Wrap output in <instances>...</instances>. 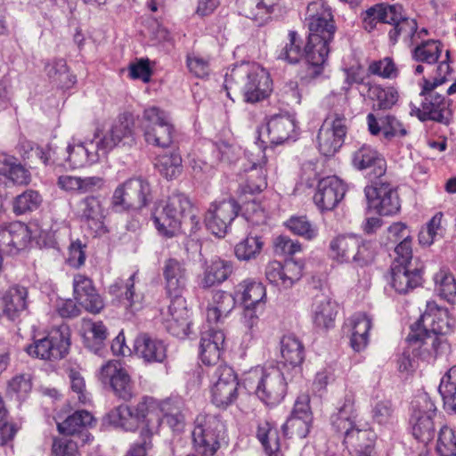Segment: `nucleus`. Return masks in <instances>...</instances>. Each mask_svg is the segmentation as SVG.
<instances>
[{"instance_id": "f257e3e1", "label": "nucleus", "mask_w": 456, "mask_h": 456, "mask_svg": "<svg viewBox=\"0 0 456 456\" xmlns=\"http://www.w3.org/2000/svg\"><path fill=\"white\" fill-rule=\"evenodd\" d=\"M455 326V320L448 310L428 301L423 314L411 325L407 340L413 352L428 361H434L447 349L444 338Z\"/></svg>"}, {"instance_id": "f03ea898", "label": "nucleus", "mask_w": 456, "mask_h": 456, "mask_svg": "<svg viewBox=\"0 0 456 456\" xmlns=\"http://www.w3.org/2000/svg\"><path fill=\"white\" fill-rule=\"evenodd\" d=\"M152 219L159 233L167 238L175 236L183 224L189 226L191 232L200 227V218L190 199L181 192L168 196L165 203L156 208Z\"/></svg>"}, {"instance_id": "7ed1b4c3", "label": "nucleus", "mask_w": 456, "mask_h": 456, "mask_svg": "<svg viewBox=\"0 0 456 456\" xmlns=\"http://www.w3.org/2000/svg\"><path fill=\"white\" fill-rule=\"evenodd\" d=\"M237 87L243 94L244 101L255 103L265 99L272 91V80L266 69L256 63L241 62L225 74L224 88Z\"/></svg>"}, {"instance_id": "20e7f679", "label": "nucleus", "mask_w": 456, "mask_h": 456, "mask_svg": "<svg viewBox=\"0 0 456 456\" xmlns=\"http://www.w3.org/2000/svg\"><path fill=\"white\" fill-rule=\"evenodd\" d=\"M242 385L266 405H277L287 392L284 373L277 367H256L244 374Z\"/></svg>"}, {"instance_id": "39448f33", "label": "nucleus", "mask_w": 456, "mask_h": 456, "mask_svg": "<svg viewBox=\"0 0 456 456\" xmlns=\"http://www.w3.org/2000/svg\"><path fill=\"white\" fill-rule=\"evenodd\" d=\"M150 183L139 176L132 177L120 183L111 196V208L115 212L140 210L151 201Z\"/></svg>"}, {"instance_id": "423d86ee", "label": "nucleus", "mask_w": 456, "mask_h": 456, "mask_svg": "<svg viewBox=\"0 0 456 456\" xmlns=\"http://www.w3.org/2000/svg\"><path fill=\"white\" fill-rule=\"evenodd\" d=\"M400 256H394L391 265L390 284L400 294L409 291L421 285V268L413 261L412 252L409 246L403 244L397 248Z\"/></svg>"}, {"instance_id": "0eeeda50", "label": "nucleus", "mask_w": 456, "mask_h": 456, "mask_svg": "<svg viewBox=\"0 0 456 456\" xmlns=\"http://www.w3.org/2000/svg\"><path fill=\"white\" fill-rule=\"evenodd\" d=\"M142 127L149 144L167 148L173 142L174 126L167 113L158 107H150L142 113Z\"/></svg>"}, {"instance_id": "6e6552de", "label": "nucleus", "mask_w": 456, "mask_h": 456, "mask_svg": "<svg viewBox=\"0 0 456 456\" xmlns=\"http://www.w3.org/2000/svg\"><path fill=\"white\" fill-rule=\"evenodd\" d=\"M436 411L434 402L426 393L418 395L411 402L410 424L417 440L427 444L434 438Z\"/></svg>"}, {"instance_id": "1a4fd4ad", "label": "nucleus", "mask_w": 456, "mask_h": 456, "mask_svg": "<svg viewBox=\"0 0 456 456\" xmlns=\"http://www.w3.org/2000/svg\"><path fill=\"white\" fill-rule=\"evenodd\" d=\"M69 345V328L66 325H61L52 330L47 336L35 339L25 350L34 358L59 360L68 354Z\"/></svg>"}, {"instance_id": "9d476101", "label": "nucleus", "mask_w": 456, "mask_h": 456, "mask_svg": "<svg viewBox=\"0 0 456 456\" xmlns=\"http://www.w3.org/2000/svg\"><path fill=\"white\" fill-rule=\"evenodd\" d=\"M94 138L105 158L114 148L134 142V122L128 116L120 115L108 130L102 134L96 132Z\"/></svg>"}, {"instance_id": "9b49d317", "label": "nucleus", "mask_w": 456, "mask_h": 456, "mask_svg": "<svg viewBox=\"0 0 456 456\" xmlns=\"http://www.w3.org/2000/svg\"><path fill=\"white\" fill-rule=\"evenodd\" d=\"M239 210L240 206L232 198L213 202L205 216L207 229L219 238L224 237Z\"/></svg>"}, {"instance_id": "f8f14e48", "label": "nucleus", "mask_w": 456, "mask_h": 456, "mask_svg": "<svg viewBox=\"0 0 456 456\" xmlns=\"http://www.w3.org/2000/svg\"><path fill=\"white\" fill-rule=\"evenodd\" d=\"M151 398L143 397L135 406L121 404L112 409L106 417L109 424L125 431L134 432L145 421Z\"/></svg>"}, {"instance_id": "ddd939ff", "label": "nucleus", "mask_w": 456, "mask_h": 456, "mask_svg": "<svg viewBox=\"0 0 456 456\" xmlns=\"http://www.w3.org/2000/svg\"><path fill=\"white\" fill-rule=\"evenodd\" d=\"M305 25L308 37L317 36L320 39L333 41L336 26L330 8L321 1L311 2L307 5Z\"/></svg>"}, {"instance_id": "4468645a", "label": "nucleus", "mask_w": 456, "mask_h": 456, "mask_svg": "<svg viewBox=\"0 0 456 456\" xmlns=\"http://www.w3.org/2000/svg\"><path fill=\"white\" fill-rule=\"evenodd\" d=\"M99 380L109 384L114 394L124 401L134 395V385L127 370L118 361H109L98 371Z\"/></svg>"}, {"instance_id": "2eb2a0df", "label": "nucleus", "mask_w": 456, "mask_h": 456, "mask_svg": "<svg viewBox=\"0 0 456 456\" xmlns=\"http://www.w3.org/2000/svg\"><path fill=\"white\" fill-rule=\"evenodd\" d=\"M365 197L370 208L382 216L396 214L400 209L397 191L387 183H375L364 189Z\"/></svg>"}, {"instance_id": "dca6fc26", "label": "nucleus", "mask_w": 456, "mask_h": 456, "mask_svg": "<svg viewBox=\"0 0 456 456\" xmlns=\"http://www.w3.org/2000/svg\"><path fill=\"white\" fill-rule=\"evenodd\" d=\"M304 265L294 259H287L284 263L272 261L265 267L267 281L280 288L289 289L303 276Z\"/></svg>"}, {"instance_id": "f3484780", "label": "nucleus", "mask_w": 456, "mask_h": 456, "mask_svg": "<svg viewBox=\"0 0 456 456\" xmlns=\"http://www.w3.org/2000/svg\"><path fill=\"white\" fill-rule=\"evenodd\" d=\"M349 87L342 86L339 92L330 93L322 102L327 110L324 121L337 124V126H346L354 115L350 107Z\"/></svg>"}, {"instance_id": "a211bd4d", "label": "nucleus", "mask_w": 456, "mask_h": 456, "mask_svg": "<svg viewBox=\"0 0 456 456\" xmlns=\"http://www.w3.org/2000/svg\"><path fill=\"white\" fill-rule=\"evenodd\" d=\"M31 240L28 227L20 222L0 225V255H16L25 249Z\"/></svg>"}, {"instance_id": "6ab92c4d", "label": "nucleus", "mask_w": 456, "mask_h": 456, "mask_svg": "<svg viewBox=\"0 0 456 456\" xmlns=\"http://www.w3.org/2000/svg\"><path fill=\"white\" fill-rule=\"evenodd\" d=\"M346 184L338 176H327L318 183L314 202L321 211L334 209L346 193Z\"/></svg>"}, {"instance_id": "aec40b11", "label": "nucleus", "mask_w": 456, "mask_h": 456, "mask_svg": "<svg viewBox=\"0 0 456 456\" xmlns=\"http://www.w3.org/2000/svg\"><path fill=\"white\" fill-rule=\"evenodd\" d=\"M77 215L84 225L95 236L105 232V211L99 196H87L77 203Z\"/></svg>"}, {"instance_id": "412c9836", "label": "nucleus", "mask_w": 456, "mask_h": 456, "mask_svg": "<svg viewBox=\"0 0 456 456\" xmlns=\"http://www.w3.org/2000/svg\"><path fill=\"white\" fill-rule=\"evenodd\" d=\"M450 102L443 94H432L424 98L421 108L411 105V115L416 116L421 121L434 120L448 123L451 116Z\"/></svg>"}, {"instance_id": "4be33fe9", "label": "nucleus", "mask_w": 456, "mask_h": 456, "mask_svg": "<svg viewBox=\"0 0 456 456\" xmlns=\"http://www.w3.org/2000/svg\"><path fill=\"white\" fill-rule=\"evenodd\" d=\"M73 292L75 299L86 311L98 314L104 307V303L97 292L93 281L83 274H76L73 278Z\"/></svg>"}, {"instance_id": "5701e85b", "label": "nucleus", "mask_w": 456, "mask_h": 456, "mask_svg": "<svg viewBox=\"0 0 456 456\" xmlns=\"http://www.w3.org/2000/svg\"><path fill=\"white\" fill-rule=\"evenodd\" d=\"M165 289L167 296L183 295L188 282L185 263L174 257L164 261L162 266Z\"/></svg>"}, {"instance_id": "b1692460", "label": "nucleus", "mask_w": 456, "mask_h": 456, "mask_svg": "<svg viewBox=\"0 0 456 456\" xmlns=\"http://www.w3.org/2000/svg\"><path fill=\"white\" fill-rule=\"evenodd\" d=\"M331 42L320 39L314 35L308 37L304 49V57L308 64L307 73L311 78H316L322 74Z\"/></svg>"}, {"instance_id": "393cba45", "label": "nucleus", "mask_w": 456, "mask_h": 456, "mask_svg": "<svg viewBox=\"0 0 456 456\" xmlns=\"http://www.w3.org/2000/svg\"><path fill=\"white\" fill-rule=\"evenodd\" d=\"M268 139L273 144H281L289 140H295L297 135V126L294 116L288 113L276 114L266 123Z\"/></svg>"}, {"instance_id": "a878e982", "label": "nucleus", "mask_w": 456, "mask_h": 456, "mask_svg": "<svg viewBox=\"0 0 456 456\" xmlns=\"http://www.w3.org/2000/svg\"><path fill=\"white\" fill-rule=\"evenodd\" d=\"M280 0H236V8L240 15L263 26L267 23L274 12Z\"/></svg>"}, {"instance_id": "bb28decb", "label": "nucleus", "mask_w": 456, "mask_h": 456, "mask_svg": "<svg viewBox=\"0 0 456 456\" xmlns=\"http://www.w3.org/2000/svg\"><path fill=\"white\" fill-rule=\"evenodd\" d=\"M346 133V126L323 121L317 135L320 152L324 156L334 155L343 145Z\"/></svg>"}, {"instance_id": "cd10ccee", "label": "nucleus", "mask_w": 456, "mask_h": 456, "mask_svg": "<svg viewBox=\"0 0 456 456\" xmlns=\"http://www.w3.org/2000/svg\"><path fill=\"white\" fill-rule=\"evenodd\" d=\"M101 152L99 145L94 137L93 140L84 142L69 143L67 146L68 157L66 160L70 167L78 168L86 164L95 163L101 158H104Z\"/></svg>"}, {"instance_id": "c85d7f7f", "label": "nucleus", "mask_w": 456, "mask_h": 456, "mask_svg": "<svg viewBox=\"0 0 456 456\" xmlns=\"http://www.w3.org/2000/svg\"><path fill=\"white\" fill-rule=\"evenodd\" d=\"M356 419L357 411L354 407V395L352 393H348L345 395L343 403L338 408V411L331 415V425L337 432L343 434L344 437L347 436L351 440L352 435H350V431L358 426Z\"/></svg>"}, {"instance_id": "c756f323", "label": "nucleus", "mask_w": 456, "mask_h": 456, "mask_svg": "<svg viewBox=\"0 0 456 456\" xmlns=\"http://www.w3.org/2000/svg\"><path fill=\"white\" fill-rule=\"evenodd\" d=\"M94 421V417L87 411H77L69 415L64 421L58 422L57 428L60 433L77 436L83 444L89 443L92 440L91 434L86 428Z\"/></svg>"}, {"instance_id": "7c9ffc66", "label": "nucleus", "mask_w": 456, "mask_h": 456, "mask_svg": "<svg viewBox=\"0 0 456 456\" xmlns=\"http://www.w3.org/2000/svg\"><path fill=\"white\" fill-rule=\"evenodd\" d=\"M399 4H376L361 13L362 25L367 32H372L379 22L390 24L399 15Z\"/></svg>"}, {"instance_id": "2f4dec72", "label": "nucleus", "mask_w": 456, "mask_h": 456, "mask_svg": "<svg viewBox=\"0 0 456 456\" xmlns=\"http://www.w3.org/2000/svg\"><path fill=\"white\" fill-rule=\"evenodd\" d=\"M338 312L337 304L325 294H317L312 305V320L319 329L328 330L334 326Z\"/></svg>"}, {"instance_id": "473e14b6", "label": "nucleus", "mask_w": 456, "mask_h": 456, "mask_svg": "<svg viewBox=\"0 0 456 456\" xmlns=\"http://www.w3.org/2000/svg\"><path fill=\"white\" fill-rule=\"evenodd\" d=\"M225 336L222 330H209L202 333L200 355L206 365L216 364L221 356Z\"/></svg>"}, {"instance_id": "72a5a7b5", "label": "nucleus", "mask_w": 456, "mask_h": 456, "mask_svg": "<svg viewBox=\"0 0 456 456\" xmlns=\"http://www.w3.org/2000/svg\"><path fill=\"white\" fill-rule=\"evenodd\" d=\"M236 305L235 294L224 290L212 293L211 301L207 307V321L209 323L222 322L229 316Z\"/></svg>"}, {"instance_id": "f704fd0d", "label": "nucleus", "mask_w": 456, "mask_h": 456, "mask_svg": "<svg viewBox=\"0 0 456 456\" xmlns=\"http://www.w3.org/2000/svg\"><path fill=\"white\" fill-rule=\"evenodd\" d=\"M134 346L135 354L146 362H162L167 357V347L163 341L146 333L140 334Z\"/></svg>"}, {"instance_id": "c9c22d12", "label": "nucleus", "mask_w": 456, "mask_h": 456, "mask_svg": "<svg viewBox=\"0 0 456 456\" xmlns=\"http://www.w3.org/2000/svg\"><path fill=\"white\" fill-rule=\"evenodd\" d=\"M350 327V344L355 352H361L369 344V331L372 327V319L365 313L353 314L346 322Z\"/></svg>"}, {"instance_id": "e433bc0d", "label": "nucleus", "mask_w": 456, "mask_h": 456, "mask_svg": "<svg viewBox=\"0 0 456 456\" xmlns=\"http://www.w3.org/2000/svg\"><path fill=\"white\" fill-rule=\"evenodd\" d=\"M352 165L357 170L374 167V175L381 176L386 172V161L381 155L370 145L363 144L352 153Z\"/></svg>"}, {"instance_id": "4c0bfd02", "label": "nucleus", "mask_w": 456, "mask_h": 456, "mask_svg": "<svg viewBox=\"0 0 456 456\" xmlns=\"http://www.w3.org/2000/svg\"><path fill=\"white\" fill-rule=\"evenodd\" d=\"M234 294L243 305L265 307L266 289L260 281L246 279L235 287Z\"/></svg>"}, {"instance_id": "58836bf2", "label": "nucleus", "mask_w": 456, "mask_h": 456, "mask_svg": "<svg viewBox=\"0 0 456 456\" xmlns=\"http://www.w3.org/2000/svg\"><path fill=\"white\" fill-rule=\"evenodd\" d=\"M281 354L284 367L291 368L296 374L301 372V363L305 359L302 342L294 335H285L281 340Z\"/></svg>"}, {"instance_id": "ea45409f", "label": "nucleus", "mask_w": 456, "mask_h": 456, "mask_svg": "<svg viewBox=\"0 0 456 456\" xmlns=\"http://www.w3.org/2000/svg\"><path fill=\"white\" fill-rule=\"evenodd\" d=\"M225 432V425L219 416L200 413L194 421L191 436H201L220 442Z\"/></svg>"}, {"instance_id": "a19ab883", "label": "nucleus", "mask_w": 456, "mask_h": 456, "mask_svg": "<svg viewBox=\"0 0 456 456\" xmlns=\"http://www.w3.org/2000/svg\"><path fill=\"white\" fill-rule=\"evenodd\" d=\"M0 175L15 185H27L31 181L29 170L22 166L15 157L4 152H0Z\"/></svg>"}, {"instance_id": "79ce46f5", "label": "nucleus", "mask_w": 456, "mask_h": 456, "mask_svg": "<svg viewBox=\"0 0 456 456\" xmlns=\"http://www.w3.org/2000/svg\"><path fill=\"white\" fill-rule=\"evenodd\" d=\"M28 290L24 287L13 286L10 288L3 297L0 303L3 304V313L11 320L17 318L27 308Z\"/></svg>"}, {"instance_id": "37998d69", "label": "nucleus", "mask_w": 456, "mask_h": 456, "mask_svg": "<svg viewBox=\"0 0 456 456\" xmlns=\"http://www.w3.org/2000/svg\"><path fill=\"white\" fill-rule=\"evenodd\" d=\"M136 273H134L130 277L124 281L123 279H117L108 289L110 295L116 297H122L127 301V306L132 312L137 311L142 308V296L134 291V278Z\"/></svg>"}, {"instance_id": "c03bdc74", "label": "nucleus", "mask_w": 456, "mask_h": 456, "mask_svg": "<svg viewBox=\"0 0 456 456\" xmlns=\"http://www.w3.org/2000/svg\"><path fill=\"white\" fill-rule=\"evenodd\" d=\"M358 247V237L339 235L330 242V256L338 263H348Z\"/></svg>"}, {"instance_id": "a18cd8bd", "label": "nucleus", "mask_w": 456, "mask_h": 456, "mask_svg": "<svg viewBox=\"0 0 456 456\" xmlns=\"http://www.w3.org/2000/svg\"><path fill=\"white\" fill-rule=\"evenodd\" d=\"M245 171L246 178L239 183L238 187L240 195L258 193L266 188V172L262 165L254 163Z\"/></svg>"}, {"instance_id": "49530a36", "label": "nucleus", "mask_w": 456, "mask_h": 456, "mask_svg": "<svg viewBox=\"0 0 456 456\" xmlns=\"http://www.w3.org/2000/svg\"><path fill=\"white\" fill-rule=\"evenodd\" d=\"M399 15L394 17L395 21H391L393 28L388 32L390 42L395 45L399 38L405 42L411 41L418 30V23L415 19L407 18L403 13V7L399 5Z\"/></svg>"}, {"instance_id": "de8ad7c7", "label": "nucleus", "mask_w": 456, "mask_h": 456, "mask_svg": "<svg viewBox=\"0 0 456 456\" xmlns=\"http://www.w3.org/2000/svg\"><path fill=\"white\" fill-rule=\"evenodd\" d=\"M256 436L268 456H281L282 444L278 429L269 421L260 422Z\"/></svg>"}, {"instance_id": "09e8293b", "label": "nucleus", "mask_w": 456, "mask_h": 456, "mask_svg": "<svg viewBox=\"0 0 456 456\" xmlns=\"http://www.w3.org/2000/svg\"><path fill=\"white\" fill-rule=\"evenodd\" d=\"M367 86L368 91H366L362 100L376 102L379 110L390 109L398 101V91L393 86L382 87L380 85L375 83L367 85Z\"/></svg>"}, {"instance_id": "8fccbe9b", "label": "nucleus", "mask_w": 456, "mask_h": 456, "mask_svg": "<svg viewBox=\"0 0 456 456\" xmlns=\"http://www.w3.org/2000/svg\"><path fill=\"white\" fill-rule=\"evenodd\" d=\"M232 273V265L231 262L216 259L206 268L204 276L201 280L203 288H210L216 284H220L226 281Z\"/></svg>"}, {"instance_id": "3c124183", "label": "nucleus", "mask_w": 456, "mask_h": 456, "mask_svg": "<svg viewBox=\"0 0 456 456\" xmlns=\"http://www.w3.org/2000/svg\"><path fill=\"white\" fill-rule=\"evenodd\" d=\"M183 160L177 151L159 155L155 159V168L168 180L176 178L183 170Z\"/></svg>"}, {"instance_id": "603ef678", "label": "nucleus", "mask_w": 456, "mask_h": 456, "mask_svg": "<svg viewBox=\"0 0 456 456\" xmlns=\"http://www.w3.org/2000/svg\"><path fill=\"white\" fill-rule=\"evenodd\" d=\"M160 411L164 420L172 430L182 431L184 427V416L182 412V402L179 399H167L161 403Z\"/></svg>"}, {"instance_id": "864d4df0", "label": "nucleus", "mask_w": 456, "mask_h": 456, "mask_svg": "<svg viewBox=\"0 0 456 456\" xmlns=\"http://www.w3.org/2000/svg\"><path fill=\"white\" fill-rule=\"evenodd\" d=\"M438 294L452 305H456V280L449 269L441 268L434 276Z\"/></svg>"}, {"instance_id": "5fc2aeb1", "label": "nucleus", "mask_w": 456, "mask_h": 456, "mask_svg": "<svg viewBox=\"0 0 456 456\" xmlns=\"http://www.w3.org/2000/svg\"><path fill=\"white\" fill-rule=\"evenodd\" d=\"M238 380L228 383L213 384L211 387L212 402L217 407L225 408L232 404L238 396Z\"/></svg>"}, {"instance_id": "6e6d98bb", "label": "nucleus", "mask_w": 456, "mask_h": 456, "mask_svg": "<svg viewBox=\"0 0 456 456\" xmlns=\"http://www.w3.org/2000/svg\"><path fill=\"white\" fill-rule=\"evenodd\" d=\"M302 41L296 31L289 32V42L277 51V59L289 64H297L304 56L301 47Z\"/></svg>"}, {"instance_id": "4d7b16f0", "label": "nucleus", "mask_w": 456, "mask_h": 456, "mask_svg": "<svg viewBox=\"0 0 456 456\" xmlns=\"http://www.w3.org/2000/svg\"><path fill=\"white\" fill-rule=\"evenodd\" d=\"M41 194L35 190H27L16 196L12 201V211L20 216L37 210L42 204Z\"/></svg>"}, {"instance_id": "13d9d810", "label": "nucleus", "mask_w": 456, "mask_h": 456, "mask_svg": "<svg viewBox=\"0 0 456 456\" xmlns=\"http://www.w3.org/2000/svg\"><path fill=\"white\" fill-rule=\"evenodd\" d=\"M443 51L440 41L428 40L416 46L411 53L412 59L428 64L436 63Z\"/></svg>"}, {"instance_id": "bf43d9fd", "label": "nucleus", "mask_w": 456, "mask_h": 456, "mask_svg": "<svg viewBox=\"0 0 456 456\" xmlns=\"http://www.w3.org/2000/svg\"><path fill=\"white\" fill-rule=\"evenodd\" d=\"M45 71L50 79L61 87H69L75 83V77L69 73L66 61L55 59L45 65Z\"/></svg>"}, {"instance_id": "052dcab7", "label": "nucleus", "mask_w": 456, "mask_h": 456, "mask_svg": "<svg viewBox=\"0 0 456 456\" xmlns=\"http://www.w3.org/2000/svg\"><path fill=\"white\" fill-rule=\"evenodd\" d=\"M313 420L300 417L289 416L282 425V432L289 439H303L307 436Z\"/></svg>"}, {"instance_id": "680f3d73", "label": "nucleus", "mask_w": 456, "mask_h": 456, "mask_svg": "<svg viewBox=\"0 0 456 456\" xmlns=\"http://www.w3.org/2000/svg\"><path fill=\"white\" fill-rule=\"evenodd\" d=\"M438 391L444 404L456 411V366L452 367L442 378Z\"/></svg>"}, {"instance_id": "e2e57ef3", "label": "nucleus", "mask_w": 456, "mask_h": 456, "mask_svg": "<svg viewBox=\"0 0 456 456\" xmlns=\"http://www.w3.org/2000/svg\"><path fill=\"white\" fill-rule=\"evenodd\" d=\"M32 378L28 373L15 375L7 385V395L18 401L27 398L32 390Z\"/></svg>"}, {"instance_id": "0e129e2a", "label": "nucleus", "mask_w": 456, "mask_h": 456, "mask_svg": "<svg viewBox=\"0 0 456 456\" xmlns=\"http://www.w3.org/2000/svg\"><path fill=\"white\" fill-rule=\"evenodd\" d=\"M87 325L86 346L94 354H100L107 338V328L102 322H89Z\"/></svg>"}, {"instance_id": "69168bd1", "label": "nucleus", "mask_w": 456, "mask_h": 456, "mask_svg": "<svg viewBox=\"0 0 456 456\" xmlns=\"http://www.w3.org/2000/svg\"><path fill=\"white\" fill-rule=\"evenodd\" d=\"M160 421L161 419L157 418L154 425L151 423L152 420L148 419L145 427L141 431L142 442L133 444L126 456H146L147 451L151 447V437L158 429Z\"/></svg>"}, {"instance_id": "338daca9", "label": "nucleus", "mask_w": 456, "mask_h": 456, "mask_svg": "<svg viewBox=\"0 0 456 456\" xmlns=\"http://www.w3.org/2000/svg\"><path fill=\"white\" fill-rule=\"evenodd\" d=\"M263 241L258 236L248 235L235 246V255L238 259L248 261L259 255Z\"/></svg>"}, {"instance_id": "774afa93", "label": "nucleus", "mask_w": 456, "mask_h": 456, "mask_svg": "<svg viewBox=\"0 0 456 456\" xmlns=\"http://www.w3.org/2000/svg\"><path fill=\"white\" fill-rule=\"evenodd\" d=\"M436 452L439 456H456V435L447 426H443L439 430Z\"/></svg>"}]
</instances>
